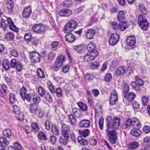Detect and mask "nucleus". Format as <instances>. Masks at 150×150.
<instances>
[{"label": "nucleus", "instance_id": "nucleus-1", "mask_svg": "<svg viewBox=\"0 0 150 150\" xmlns=\"http://www.w3.org/2000/svg\"><path fill=\"white\" fill-rule=\"evenodd\" d=\"M120 118L115 117L111 119L109 117L107 118V128L112 129L114 130L118 129L120 125Z\"/></svg>", "mask_w": 150, "mask_h": 150}, {"label": "nucleus", "instance_id": "nucleus-2", "mask_svg": "<svg viewBox=\"0 0 150 150\" xmlns=\"http://www.w3.org/2000/svg\"><path fill=\"white\" fill-rule=\"evenodd\" d=\"M77 22L74 20H71L64 27V32L66 33H68L73 31L77 27Z\"/></svg>", "mask_w": 150, "mask_h": 150}, {"label": "nucleus", "instance_id": "nucleus-3", "mask_svg": "<svg viewBox=\"0 0 150 150\" xmlns=\"http://www.w3.org/2000/svg\"><path fill=\"white\" fill-rule=\"evenodd\" d=\"M140 125L139 122L136 118H134L133 120L129 119L126 121L122 125V127L123 129H126L129 127L132 126L134 127L137 126L139 127Z\"/></svg>", "mask_w": 150, "mask_h": 150}, {"label": "nucleus", "instance_id": "nucleus-4", "mask_svg": "<svg viewBox=\"0 0 150 150\" xmlns=\"http://www.w3.org/2000/svg\"><path fill=\"white\" fill-rule=\"evenodd\" d=\"M47 28L46 25L41 23L35 24L32 27L33 30L35 33L40 34L45 33Z\"/></svg>", "mask_w": 150, "mask_h": 150}, {"label": "nucleus", "instance_id": "nucleus-5", "mask_svg": "<svg viewBox=\"0 0 150 150\" xmlns=\"http://www.w3.org/2000/svg\"><path fill=\"white\" fill-rule=\"evenodd\" d=\"M138 23L143 30H146L149 27V22L144 16L140 15L138 17Z\"/></svg>", "mask_w": 150, "mask_h": 150}, {"label": "nucleus", "instance_id": "nucleus-6", "mask_svg": "<svg viewBox=\"0 0 150 150\" xmlns=\"http://www.w3.org/2000/svg\"><path fill=\"white\" fill-rule=\"evenodd\" d=\"M65 59V57L62 55L57 58L53 67V69L55 71H57L59 69V68L62 65Z\"/></svg>", "mask_w": 150, "mask_h": 150}, {"label": "nucleus", "instance_id": "nucleus-7", "mask_svg": "<svg viewBox=\"0 0 150 150\" xmlns=\"http://www.w3.org/2000/svg\"><path fill=\"white\" fill-rule=\"evenodd\" d=\"M106 131L110 142L112 144L115 143L117 138V133L115 130H110L108 128H107Z\"/></svg>", "mask_w": 150, "mask_h": 150}, {"label": "nucleus", "instance_id": "nucleus-8", "mask_svg": "<svg viewBox=\"0 0 150 150\" xmlns=\"http://www.w3.org/2000/svg\"><path fill=\"white\" fill-rule=\"evenodd\" d=\"M27 89L23 86L20 89V96L23 100L26 99L28 102H30L31 98L30 95L27 93Z\"/></svg>", "mask_w": 150, "mask_h": 150}, {"label": "nucleus", "instance_id": "nucleus-9", "mask_svg": "<svg viewBox=\"0 0 150 150\" xmlns=\"http://www.w3.org/2000/svg\"><path fill=\"white\" fill-rule=\"evenodd\" d=\"M40 56L37 52L34 51L30 52V58L31 61L33 63H37L40 60Z\"/></svg>", "mask_w": 150, "mask_h": 150}, {"label": "nucleus", "instance_id": "nucleus-10", "mask_svg": "<svg viewBox=\"0 0 150 150\" xmlns=\"http://www.w3.org/2000/svg\"><path fill=\"white\" fill-rule=\"evenodd\" d=\"M120 39V36L117 33L112 34L109 40V44L112 45H114L117 43Z\"/></svg>", "mask_w": 150, "mask_h": 150}, {"label": "nucleus", "instance_id": "nucleus-11", "mask_svg": "<svg viewBox=\"0 0 150 150\" xmlns=\"http://www.w3.org/2000/svg\"><path fill=\"white\" fill-rule=\"evenodd\" d=\"M118 94L117 91L115 90L112 91L110 98V103L111 105L115 104L118 100Z\"/></svg>", "mask_w": 150, "mask_h": 150}, {"label": "nucleus", "instance_id": "nucleus-12", "mask_svg": "<svg viewBox=\"0 0 150 150\" xmlns=\"http://www.w3.org/2000/svg\"><path fill=\"white\" fill-rule=\"evenodd\" d=\"M62 134L64 137L67 139H69V134L70 132L69 126L66 125H64L62 127Z\"/></svg>", "mask_w": 150, "mask_h": 150}, {"label": "nucleus", "instance_id": "nucleus-13", "mask_svg": "<svg viewBox=\"0 0 150 150\" xmlns=\"http://www.w3.org/2000/svg\"><path fill=\"white\" fill-rule=\"evenodd\" d=\"M72 11L69 9L64 8L59 10V15L63 17H68L72 14Z\"/></svg>", "mask_w": 150, "mask_h": 150}, {"label": "nucleus", "instance_id": "nucleus-14", "mask_svg": "<svg viewBox=\"0 0 150 150\" xmlns=\"http://www.w3.org/2000/svg\"><path fill=\"white\" fill-rule=\"evenodd\" d=\"M7 8V12L9 14H11L13 12V2L11 0H8L5 3Z\"/></svg>", "mask_w": 150, "mask_h": 150}, {"label": "nucleus", "instance_id": "nucleus-15", "mask_svg": "<svg viewBox=\"0 0 150 150\" xmlns=\"http://www.w3.org/2000/svg\"><path fill=\"white\" fill-rule=\"evenodd\" d=\"M127 68L123 66L119 67L116 71L115 73L117 75L123 76L127 73Z\"/></svg>", "mask_w": 150, "mask_h": 150}, {"label": "nucleus", "instance_id": "nucleus-16", "mask_svg": "<svg viewBox=\"0 0 150 150\" xmlns=\"http://www.w3.org/2000/svg\"><path fill=\"white\" fill-rule=\"evenodd\" d=\"M6 20L8 23V26H9L10 29L15 32H17L18 29L16 28V25H14L13 22L10 17H6Z\"/></svg>", "mask_w": 150, "mask_h": 150}, {"label": "nucleus", "instance_id": "nucleus-17", "mask_svg": "<svg viewBox=\"0 0 150 150\" xmlns=\"http://www.w3.org/2000/svg\"><path fill=\"white\" fill-rule=\"evenodd\" d=\"M9 142L7 139L4 137L0 138V150H5Z\"/></svg>", "mask_w": 150, "mask_h": 150}, {"label": "nucleus", "instance_id": "nucleus-18", "mask_svg": "<svg viewBox=\"0 0 150 150\" xmlns=\"http://www.w3.org/2000/svg\"><path fill=\"white\" fill-rule=\"evenodd\" d=\"M31 7L30 6H28L24 9L23 13V16L25 18H28L31 15Z\"/></svg>", "mask_w": 150, "mask_h": 150}, {"label": "nucleus", "instance_id": "nucleus-19", "mask_svg": "<svg viewBox=\"0 0 150 150\" xmlns=\"http://www.w3.org/2000/svg\"><path fill=\"white\" fill-rule=\"evenodd\" d=\"M135 37L134 35L129 36L127 40V43L128 45L130 46H134L136 43Z\"/></svg>", "mask_w": 150, "mask_h": 150}, {"label": "nucleus", "instance_id": "nucleus-20", "mask_svg": "<svg viewBox=\"0 0 150 150\" xmlns=\"http://www.w3.org/2000/svg\"><path fill=\"white\" fill-rule=\"evenodd\" d=\"M29 106L30 112L36 115L38 109V105L36 103H33L30 104Z\"/></svg>", "mask_w": 150, "mask_h": 150}, {"label": "nucleus", "instance_id": "nucleus-21", "mask_svg": "<svg viewBox=\"0 0 150 150\" xmlns=\"http://www.w3.org/2000/svg\"><path fill=\"white\" fill-rule=\"evenodd\" d=\"M90 121L87 119H83L79 122V125L81 127L88 128L90 127Z\"/></svg>", "mask_w": 150, "mask_h": 150}, {"label": "nucleus", "instance_id": "nucleus-22", "mask_svg": "<svg viewBox=\"0 0 150 150\" xmlns=\"http://www.w3.org/2000/svg\"><path fill=\"white\" fill-rule=\"evenodd\" d=\"M65 39L68 42L72 43L75 40L76 37L72 33H69L66 35Z\"/></svg>", "mask_w": 150, "mask_h": 150}, {"label": "nucleus", "instance_id": "nucleus-23", "mask_svg": "<svg viewBox=\"0 0 150 150\" xmlns=\"http://www.w3.org/2000/svg\"><path fill=\"white\" fill-rule=\"evenodd\" d=\"M96 47V45L94 42H91L87 45L86 48L88 51L90 52H95V51H97L95 50Z\"/></svg>", "mask_w": 150, "mask_h": 150}, {"label": "nucleus", "instance_id": "nucleus-24", "mask_svg": "<svg viewBox=\"0 0 150 150\" xmlns=\"http://www.w3.org/2000/svg\"><path fill=\"white\" fill-rule=\"evenodd\" d=\"M13 146H10L8 147V150H21L22 147L20 144L18 142L14 143Z\"/></svg>", "mask_w": 150, "mask_h": 150}, {"label": "nucleus", "instance_id": "nucleus-25", "mask_svg": "<svg viewBox=\"0 0 150 150\" xmlns=\"http://www.w3.org/2000/svg\"><path fill=\"white\" fill-rule=\"evenodd\" d=\"M96 31L93 29H90L88 30L87 32L86 36V37L89 39H92L93 38L94 36L95 35Z\"/></svg>", "mask_w": 150, "mask_h": 150}, {"label": "nucleus", "instance_id": "nucleus-26", "mask_svg": "<svg viewBox=\"0 0 150 150\" xmlns=\"http://www.w3.org/2000/svg\"><path fill=\"white\" fill-rule=\"evenodd\" d=\"M139 145V143L137 142H132L129 144V149L127 150H134L138 148Z\"/></svg>", "mask_w": 150, "mask_h": 150}, {"label": "nucleus", "instance_id": "nucleus-27", "mask_svg": "<svg viewBox=\"0 0 150 150\" xmlns=\"http://www.w3.org/2000/svg\"><path fill=\"white\" fill-rule=\"evenodd\" d=\"M38 138L39 139L42 141H46L47 140L46 135L42 131H40L39 133Z\"/></svg>", "mask_w": 150, "mask_h": 150}, {"label": "nucleus", "instance_id": "nucleus-28", "mask_svg": "<svg viewBox=\"0 0 150 150\" xmlns=\"http://www.w3.org/2000/svg\"><path fill=\"white\" fill-rule=\"evenodd\" d=\"M130 133L132 135L137 137L141 134V131L139 129L134 128L131 130Z\"/></svg>", "mask_w": 150, "mask_h": 150}, {"label": "nucleus", "instance_id": "nucleus-29", "mask_svg": "<svg viewBox=\"0 0 150 150\" xmlns=\"http://www.w3.org/2000/svg\"><path fill=\"white\" fill-rule=\"evenodd\" d=\"M125 13L123 11H120L117 16V18L118 21H120L122 20H124L125 18Z\"/></svg>", "mask_w": 150, "mask_h": 150}, {"label": "nucleus", "instance_id": "nucleus-30", "mask_svg": "<svg viewBox=\"0 0 150 150\" xmlns=\"http://www.w3.org/2000/svg\"><path fill=\"white\" fill-rule=\"evenodd\" d=\"M90 131L88 129H85L83 130H79V133L80 135L86 137L88 136L90 133Z\"/></svg>", "mask_w": 150, "mask_h": 150}, {"label": "nucleus", "instance_id": "nucleus-31", "mask_svg": "<svg viewBox=\"0 0 150 150\" xmlns=\"http://www.w3.org/2000/svg\"><path fill=\"white\" fill-rule=\"evenodd\" d=\"M122 89L125 96L126 97L129 89V86L126 83H124L122 86Z\"/></svg>", "mask_w": 150, "mask_h": 150}, {"label": "nucleus", "instance_id": "nucleus-32", "mask_svg": "<svg viewBox=\"0 0 150 150\" xmlns=\"http://www.w3.org/2000/svg\"><path fill=\"white\" fill-rule=\"evenodd\" d=\"M127 27L128 25L125 22H122L118 25V29L121 31L124 30Z\"/></svg>", "mask_w": 150, "mask_h": 150}, {"label": "nucleus", "instance_id": "nucleus-33", "mask_svg": "<svg viewBox=\"0 0 150 150\" xmlns=\"http://www.w3.org/2000/svg\"><path fill=\"white\" fill-rule=\"evenodd\" d=\"M74 50L79 53L83 52L84 50V48L82 45L76 46L74 47Z\"/></svg>", "mask_w": 150, "mask_h": 150}, {"label": "nucleus", "instance_id": "nucleus-34", "mask_svg": "<svg viewBox=\"0 0 150 150\" xmlns=\"http://www.w3.org/2000/svg\"><path fill=\"white\" fill-rule=\"evenodd\" d=\"M78 105L81 110L83 111H86L87 110V107L85 104L82 102H79L78 103Z\"/></svg>", "mask_w": 150, "mask_h": 150}, {"label": "nucleus", "instance_id": "nucleus-35", "mask_svg": "<svg viewBox=\"0 0 150 150\" xmlns=\"http://www.w3.org/2000/svg\"><path fill=\"white\" fill-rule=\"evenodd\" d=\"M73 112H74L75 116L77 118H81L83 116L79 110L75 108L73 109Z\"/></svg>", "mask_w": 150, "mask_h": 150}, {"label": "nucleus", "instance_id": "nucleus-36", "mask_svg": "<svg viewBox=\"0 0 150 150\" xmlns=\"http://www.w3.org/2000/svg\"><path fill=\"white\" fill-rule=\"evenodd\" d=\"M68 117L71 124L72 125H74L76 124V120L72 114L69 115Z\"/></svg>", "mask_w": 150, "mask_h": 150}, {"label": "nucleus", "instance_id": "nucleus-37", "mask_svg": "<svg viewBox=\"0 0 150 150\" xmlns=\"http://www.w3.org/2000/svg\"><path fill=\"white\" fill-rule=\"evenodd\" d=\"M77 139L79 143L81 145H86L88 144L87 141L82 138L81 136L78 137Z\"/></svg>", "mask_w": 150, "mask_h": 150}, {"label": "nucleus", "instance_id": "nucleus-38", "mask_svg": "<svg viewBox=\"0 0 150 150\" xmlns=\"http://www.w3.org/2000/svg\"><path fill=\"white\" fill-rule=\"evenodd\" d=\"M3 66L5 70L9 69L10 67L9 62L6 59L4 60L3 63Z\"/></svg>", "mask_w": 150, "mask_h": 150}, {"label": "nucleus", "instance_id": "nucleus-39", "mask_svg": "<svg viewBox=\"0 0 150 150\" xmlns=\"http://www.w3.org/2000/svg\"><path fill=\"white\" fill-rule=\"evenodd\" d=\"M52 132L56 135H58L59 134V131L56 125H52Z\"/></svg>", "mask_w": 150, "mask_h": 150}, {"label": "nucleus", "instance_id": "nucleus-40", "mask_svg": "<svg viewBox=\"0 0 150 150\" xmlns=\"http://www.w3.org/2000/svg\"><path fill=\"white\" fill-rule=\"evenodd\" d=\"M136 97L135 93L133 92H130L125 98L128 97V99L129 101L133 100Z\"/></svg>", "mask_w": 150, "mask_h": 150}, {"label": "nucleus", "instance_id": "nucleus-41", "mask_svg": "<svg viewBox=\"0 0 150 150\" xmlns=\"http://www.w3.org/2000/svg\"><path fill=\"white\" fill-rule=\"evenodd\" d=\"M14 35L12 33L9 32L6 34L5 38L8 40L11 41L14 38Z\"/></svg>", "mask_w": 150, "mask_h": 150}, {"label": "nucleus", "instance_id": "nucleus-42", "mask_svg": "<svg viewBox=\"0 0 150 150\" xmlns=\"http://www.w3.org/2000/svg\"><path fill=\"white\" fill-rule=\"evenodd\" d=\"M135 82L138 84L139 86H142L144 83L143 80L138 76H136L135 77Z\"/></svg>", "mask_w": 150, "mask_h": 150}, {"label": "nucleus", "instance_id": "nucleus-43", "mask_svg": "<svg viewBox=\"0 0 150 150\" xmlns=\"http://www.w3.org/2000/svg\"><path fill=\"white\" fill-rule=\"evenodd\" d=\"M3 135L5 137H9L11 135V132L9 129H6L3 131Z\"/></svg>", "mask_w": 150, "mask_h": 150}, {"label": "nucleus", "instance_id": "nucleus-44", "mask_svg": "<svg viewBox=\"0 0 150 150\" xmlns=\"http://www.w3.org/2000/svg\"><path fill=\"white\" fill-rule=\"evenodd\" d=\"M33 100L34 103H36L37 104L40 101V97L38 95L35 94L33 96Z\"/></svg>", "mask_w": 150, "mask_h": 150}, {"label": "nucleus", "instance_id": "nucleus-45", "mask_svg": "<svg viewBox=\"0 0 150 150\" xmlns=\"http://www.w3.org/2000/svg\"><path fill=\"white\" fill-rule=\"evenodd\" d=\"M58 45L59 43L57 41L52 42L51 44V48L53 50H56Z\"/></svg>", "mask_w": 150, "mask_h": 150}, {"label": "nucleus", "instance_id": "nucleus-46", "mask_svg": "<svg viewBox=\"0 0 150 150\" xmlns=\"http://www.w3.org/2000/svg\"><path fill=\"white\" fill-rule=\"evenodd\" d=\"M32 129L35 132H38L39 131V128L38 124L36 123H33L31 125Z\"/></svg>", "mask_w": 150, "mask_h": 150}, {"label": "nucleus", "instance_id": "nucleus-47", "mask_svg": "<svg viewBox=\"0 0 150 150\" xmlns=\"http://www.w3.org/2000/svg\"><path fill=\"white\" fill-rule=\"evenodd\" d=\"M89 143L91 145L95 146L97 144V140L93 137H91L89 139Z\"/></svg>", "mask_w": 150, "mask_h": 150}, {"label": "nucleus", "instance_id": "nucleus-48", "mask_svg": "<svg viewBox=\"0 0 150 150\" xmlns=\"http://www.w3.org/2000/svg\"><path fill=\"white\" fill-rule=\"evenodd\" d=\"M38 92L39 94L41 96L43 97L46 93V91L41 86L38 88Z\"/></svg>", "mask_w": 150, "mask_h": 150}, {"label": "nucleus", "instance_id": "nucleus-49", "mask_svg": "<svg viewBox=\"0 0 150 150\" xmlns=\"http://www.w3.org/2000/svg\"><path fill=\"white\" fill-rule=\"evenodd\" d=\"M32 35L31 33H27L25 35V39L26 42H29L32 40Z\"/></svg>", "mask_w": 150, "mask_h": 150}, {"label": "nucleus", "instance_id": "nucleus-50", "mask_svg": "<svg viewBox=\"0 0 150 150\" xmlns=\"http://www.w3.org/2000/svg\"><path fill=\"white\" fill-rule=\"evenodd\" d=\"M104 119L103 117H100L99 120V125L100 128L101 130H103V124Z\"/></svg>", "mask_w": 150, "mask_h": 150}, {"label": "nucleus", "instance_id": "nucleus-51", "mask_svg": "<svg viewBox=\"0 0 150 150\" xmlns=\"http://www.w3.org/2000/svg\"><path fill=\"white\" fill-rule=\"evenodd\" d=\"M68 139L64 137H60L59 139L60 142L63 145H66L67 144V141Z\"/></svg>", "mask_w": 150, "mask_h": 150}, {"label": "nucleus", "instance_id": "nucleus-52", "mask_svg": "<svg viewBox=\"0 0 150 150\" xmlns=\"http://www.w3.org/2000/svg\"><path fill=\"white\" fill-rule=\"evenodd\" d=\"M139 7L141 11L144 14H146L147 12V9L143 4H141L139 6Z\"/></svg>", "mask_w": 150, "mask_h": 150}, {"label": "nucleus", "instance_id": "nucleus-53", "mask_svg": "<svg viewBox=\"0 0 150 150\" xmlns=\"http://www.w3.org/2000/svg\"><path fill=\"white\" fill-rule=\"evenodd\" d=\"M63 5L65 7H69L72 5V2L71 0H66L63 2Z\"/></svg>", "mask_w": 150, "mask_h": 150}, {"label": "nucleus", "instance_id": "nucleus-54", "mask_svg": "<svg viewBox=\"0 0 150 150\" xmlns=\"http://www.w3.org/2000/svg\"><path fill=\"white\" fill-rule=\"evenodd\" d=\"M18 61L15 59H12L10 61V67L11 68H15L16 65Z\"/></svg>", "mask_w": 150, "mask_h": 150}, {"label": "nucleus", "instance_id": "nucleus-55", "mask_svg": "<svg viewBox=\"0 0 150 150\" xmlns=\"http://www.w3.org/2000/svg\"><path fill=\"white\" fill-rule=\"evenodd\" d=\"M55 93H56L57 96L59 97L62 96V92L61 88H58L55 90Z\"/></svg>", "mask_w": 150, "mask_h": 150}, {"label": "nucleus", "instance_id": "nucleus-56", "mask_svg": "<svg viewBox=\"0 0 150 150\" xmlns=\"http://www.w3.org/2000/svg\"><path fill=\"white\" fill-rule=\"evenodd\" d=\"M131 86L134 89L137 91L140 89L139 86L137 85V83L135 81H133L131 83Z\"/></svg>", "mask_w": 150, "mask_h": 150}, {"label": "nucleus", "instance_id": "nucleus-57", "mask_svg": "<svg viewBox=\"0 0 150 150\" xmlns=\"http://www.w3.org/2000/svg\"><path fill=\"white\" fill-rule=\"evenodd\" d=\"M37 74L38 76L41 78H44L45 76L44 73L42 69H38L37 71Z\"/></svg>", "mask_w": 150, "mask_h": 150}, {"label": "nucleus", "instance_id": "nucleus-58", "mask_svg": "<svg viewBox=\"0 0 150 150\" xmlns=\"http://www.w3.org/2000/svg\"><path fill=\"white\" fill-rule=\"evenodd\" d=\"M142 104L143 105H147L149 98L146 96H143L142 98Z\"/></svg>", "mask_w": 150, "mask_h": 150}, {"label": "nucleus", "instance_id": "nucleus-59", "mask_svg": "<svg viewBox=\"0 0 150 150\" xmlns=\"http://www.w3.org/2000/svg\"><path fill=\"white\" fill-rule=\"evenodd\" d=\"M89 53V55L90 60H93L98 55V52L97 51H95V52H90Z\"/></svg>", "mask_w": 150, "mask_h": 150}, {"label": "nucleus", "instance_id": "nucleus-60", "mask_svg": "<svg viewBox=\"0 0 150 150\" xmlns=\"http://www.w3.org/2000/svg\"><path fill=\"white\" fill-rule=\"evenodd\" d=\"M48 87L52 93H55L54 88L52 84L50 82L47 84Z\"/></svg>", "mask_w": 150, "mask_h": 150}, {"label": "nucleus", "instance_id": "nucleus-61", "mask_svg": "<svg viewBox=\"0 0 150 150\" xmlns=\"http://www.w3.org/2000/svg\"><path fill=\"white\" fill-rule=\"evenodd\" d=\"M13 113L16 115L19 113L20 109L17 105H14L13 106Z\"/></svg>", "mask_w": 150, "mask_h": 150}, {"label": "nucleus", "instance_id": "nucleus-62", "mask_svg": "<svg viewBox=\"0 0 150 150\" xmlns=\"http://www.w3.org/2000/svg\"><path fill=\"white\" fill-rule=\"evenodd\" d=\"M112 75L109 73H107L105 76V81L106 82H109L112 79Z\"/></svg>", "mask_w": 150, "mask_h": 150}, {"label": "nucleus", "instance_id": "nucleus-63", "mask_svg": "<svg viewBox=\"0 0 150 150\" xmlns=\"http://www.w3.org/2000/svg\"><path fill=\"white\" fill-rule=\"evenodd\" d=\"M9 100L10 103L12 104L14 103L16 101L14 96L12 93L10 94Z\"/></svg>", "mask_w": 150, "mask_h": 150}, {"label": "nucleus", "instance_id": "nucleus-64", "mask_svg": "<svg viewBox=\"0 0 150 150\" xmlns=\"http://www.w3.org/2000/svg\"><path fill=\"white\" fill-rule=\"evenodd\" d=\"M6 21L4 19H1V27L4 28L5 29L8 27V25L6 23Z\"/></svg>", "mask_w": 150, "mask_h": 150}]
</instances>
